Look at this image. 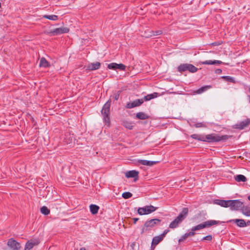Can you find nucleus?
<instances>
[{
	"mask_svg": "<svg viewBox=\"0 0 250 250\" xmlns=\"http://www.w3.org/2000/svg\"><path fill=\"white\" fill-rule=\"evenodd\" d=\"M250 123V120L249 119H247L245 120L242 121L240 122L237 123L235 124L233 126L234 128L239 129H243L245 127L248 126L249 124Z\"/></svg>",
	"mask_w": 250,
	"mask_h": 250,
	"instance_id": "9",
	"label": "nucleus"
},
{
	"mask_svg": "<svg viewBox=\"0 0 250 250\" xmlns=\"http://www.w3.org/2000/svg\"><path fill=\"white\" fill-rule=\"evenodd\" d=\"M204 141L203 142H206L208 143L212 142H218L221 141L226 140L229 138V136L226 135L218 136L214 133L208 134L207 135H203Z\"/></svg>",
	"mask_w": 250,
	"mask_h": 250,
	"instance_id": "2",
	"label": "nucleus"
},
{
	"mask_svg": "<svg viewBox=\"0 0 250 250\" xmlns=\"http://www.w3.org/2000/svg\"><path fill=\"white\" fill-rule=\"evenodd\" d=\"M249 92H250V86H249Z\"/></svg>",
	"mask_w": 250,
	"mask_h": 250,
	"instance_id": "51",
	"label": "nucleus"
},
{
	"mask_svg": "<svg viewBox=\"0 0 250 250\" xmlns=\"http://www.w3.org/2000/svg\"><path fill=\"white\" fill-rule=\"evenodd\" d=\"M80 250H86L85 248L84 247L81 248Z\"/></svg>",
	"mask_w": 250,
	"mask_h": 250,
	"instance_id": "48",
	"label": "nucleus"
},
{
	"mask_svg": "<svg viewBox=\"0 0 250 250\" xmlns=\"http://www.w3.org/2000/svg\"><path fill=\"white\" fill-rule=\"evenodd\" d=\"M151 94L153 95V97H154V99L155 98H157L159 96V93L157 92H153V93H151Z\"/></svg>",
	"mask_w": 250,
	"mask_h": 250,
	"instance_id": "44",
	"label": "nucleus"
},
{
	"mask_svg": "<svg viewBox=\"0 0 250 250\" xmlns=\"http://www.w3.org/2000/svg\"><path fill=\"white\" fill-rule=\"evenodd\" d=\"M222 223V222L220 221L209 220L207 221L204 222L203 223L198 224L194 227H193L191 228V230H199L206 228H209L213 225L221 224Z\"/></svg>",
	"mask_w": 250,
	"mask_h": 250,
	"instance_id": "3",
	"label": "nucleus"
},
{
	"mask_svg": "<svg viewBox=\"0 0 250 250\" xmlns=\"http://www.w3.org/2000/svg\"><path fill=\"white\" fill-rule=\"evenodd\" d=\"M139 172L136 170H132L125 172V176L127 178H136L138 177Z\"/></svg>",
	"mask_w": 250,
	"mask_h": 250,
	"instance_id": "20",
	"label": "nucleus"
},
{
	"mask_svg": "<svg viewBox=\"0 0 250 250\" xmlns=\"http://www.w3.org/2000/svg\"><path fill=\"white\" fill-rule=\"evenodd\" d=\"M69 32V29L65 27H61L59 28H57L52 32V33L54 35H60L62 33H66Z\"/></svg>",
	"mask_w": 250,
	"mask_h": 250,
	"instance_id": "15",
	"label": "nucleus"
},
{
	"mask_svg": "<svg viewBox=\"0 0 250 250\" xmlns=\"http://www.w3.org/2000/svg\"><path fill=\"white\" fill-rule=\"evenodd\" d=\"M132 194L130 192H125L122 194V197L125 199H128L132 196Z\"/></svg>",
	"mask_w": 250,
	"mask_h": 250,
	"instance_id": "35",
	"label": "nucleus"
},
{
	"mask_svg": "<svg viewBox=\"0 0 250 250\" xmlns=\"http://www.w3.org/2000/svg\"><path fill=\"white\" fill-rule=\"evenodd\" d=\"M212 239V236L211 235H208L205 237H204L201 241H203V240H208V241H210Z\"/></svg>",
	"mask_w": 250,
	"mask_h": 250,
	"instance_id": "37",
	"label": "nucleus"
},
{
	"mask_svg": "<svg viewBox=\"0 0 250 250\" xmlns=\"http://www.w3.org/2000/svg\"><path fill=\"white\" fill-rule=\"evenodd\" d=\"M248 199L250 201V195L248 196Z\"/></svg>",
	"mask_w": 250,
	"mask_h": 250,
	"instance_id": "50",
	"label": "nucleus"
},
{
	"mask_svg": "<svg viewBox=\"0 0 250 250\" xmlns=\"http://www.w3.org/2000/svg\"><path fill=\"white\" fill-rule=\"evenodd\" d=\"M242 213L248 217L250 216V208L248 207H246L243 208L242 209Z\"/></svg>",
	"mask_w": 250,
	"mask_h": 250,
	"instance_id": "30",
	"label": "nucleus"
},
{
	"mask_svg": "<svg viewBox=\"0 0 250 250\" xmlns=\"http://www.w3.org/2000/svg\"><path fill=\"white\" fill-rule=\"evenodd\" d=\"M168 232H169V230L168 229H165L163 233L162 234H161L160 235L161 236H162V237L164 238V237L165 236V235L167 234Z\"/></svg>",
	"mask_w": 250,
	"mask_h": 250,
	"instance_id": "41",
	"label": "nucleus"
},
{
	"mask_svg": "<svg viewBox=\"0 0 250 250\" xmlns=\"http://www.w3.org/2000/svg\"><path fill=\"white\" fill-rule=\"evenodd\" d=\"M177 70L179 72L188 70L190 72L195 73L197 71V68L191 64L183 63L178 66Z\"/></svg>",
	"mask_w": 250,
	"mask_h": 250,
	"instance_id": "6",
	"label": "nucleus"
},
{
	"mask_svg": "<svg viewBox=\"0 0 250 250\" xmlns=\"http://www.w3.org/2000/svg\"><path fill=\"white\" fill-rule=\"evenodd\" d=\"M120 93L121 91H118L116 93L114 94V95H113V98L115 101H117L119 99Z\"/></svg>",
	"mask_w": 250,
	"mask_h": 250,
	"instance_id": "38",
	"label": "nucleus"
},
{
	"mask_svg": "<svg viewBox=\"0 0 250 250\" xmlns=\"http://www.w3.org/2000/svg\"><path fill=\"white\" fill-rule=\"evenodd\" d=\"M195 231H193V230H191V231L187 233V234H188V236H193L195 234V232H194Z\"/></svg>",
	"mask_w": 250,
	"mask_h": 250,
	"instance_id": "43",
	"label": "nucleus"
},
{
	"mask_svg": "<svg viewBox=\"0 0 250 250\" xmlns=\"http://www.w3.org/2000/svg\"><path fill=\"white\" fill-rule=\"evenodd\" d=\"M73 140V138H72V137H71V138L70 142H67V143H68V144H70V143H72Z\"/></svg>",
	"mask_w": 250,
	"mask_h": 250,
	"instance_id": "47",
	"label": "nucleus"
},
{
	"mask_svg": "<svg viewBox=\"0 0 250 250\" xmlns=\"http://www.w3.org/2000/svg\"><path fill=\"white\" fill-rule=\"evenodd\" d=\"M43 17L46 19L52 21H56L58 20V16L55 15H44Z\"/></svg>",
	"mask_w": 250,
	"mask_h": 250,
	"instance_id": "34",
	"label": "nucleus"
},
{
	"mask_svg": "<svg viewBox=\"0 0 250 250\" xmlns=\"http://www.w3.org/2000/svg\"><path fill=\"white\" fill-rule=\"evenodd\" d=\"M228 222H233L236 223V225L240 228H244L246 227V223L244 219H235L230 220Z\"/></svg>",
	"mask_w": 250,
	"mask_h": 250,
	"instance_id": "16",
	"label": "nucleus"
},
{
	"mask_svg": "<svg viewBox=\"0 0 250 250\" xmlns=\"http://www.w3.org/2000/svg\"><path fill=\"white\" fill-rule=\"evenodd\" d=\"M100 66L101 63L99 62H96L88 64L86 69L88 70H96L98 69Z\"/></svg>",
	"mask_w": 250,
	"mask_h": 250,
	"instance_id": "18",
	"label": "nucleus"
},
{
	"mask_svg": "<svg viewBox=\"0 0 250 250\" xmlns=\"http://www.w3.org/2000/svg\"><path fill=\"white\" fill-rule=\"evenodd\" d=\"M138 220H139V218H133L134 223L135 224Z\"/></svg>",
	"mask_w": 250,
	"mask_h": 250,
	"instance_id": "45",
	"label": "nucleus"
},
{
	"mask_svg": "<svg viewBox=\"0 0 250 250\" xmlns=\"http://www.w3.org/2000/svg\"><path fill=\"white\" fill-rule=\"evenodd\" d=\"M90 211L92 214H96L98 213L99 209V206L96 205L91 204L90 207Z\"/></svg>",
	"mask_w": 250,
	"mask_h": 250,
	"instance_id": "25",
	"label": "nucleus"
},
{
	"mask_svg": "<svg viewBox=\"0 0 250 250\" xmlns=\"http://www.w3.org/2000/svg\"><path fill=\"white\" fill-rule=\"evenodd\" d=\"M234 179L236 181L238 182H245L247 181V180L246 176H245L244 175H242V174H239V175H236V176H235Z\"/></svg>",
	"mask_w": 250,
	"mask_h": 250,
	"instance_id": "26",
	"label": "nucleus"
},
{
	"mask_svg": "<svg viewBox=\"0 0 250 250\" xmlns=\"http://www.w3.org/2000/svg\"><path fill=\"white\" fill-rule=\"evenodd\" d=\"M153 99H154V97H153V95L151 94H148L144 97V99L146 101H148Z\"/></svg>",
	"mask_w": 250,
	"mask_h": 250,
	"instance_id": "36",
	"label": "nucleus"
},
{
	"mask_svg": "<svg viewBox=\"0 0 250 250\" xmlns=\"http://www.w3.org/2000/svg\"><path fill=\"white\" fill-rule=\"evenodd\" d=\"M39 66L46 68L50 66V64L44 58L42 57L40 60Z\"/></svg>",
	"mask_w": 250,
	"mask_h": 250,
	"instance_id": "24",
	"label": "nucleus"
},
{
	"mask_svg": "<svg viewBox=\"0 0 250 250\" xmlns=\"http://www.w3.org/2000/svg\"><path fill=\"white\" fill-rule=\"evenodd\" d=\"M144 102V100L142 99H136L133 101L132 102L128 103L126 105V108L130 109L136 106H138L142 104Z\"/></svg>",
	"mask_w": 250,
	"mask_h": 250,
	"instance_id": "11",
	"label": "nucleus"
},
{
	"mask_svg": "<svg viewBox=\"0 0 250 250\" xmlns=\"http://www.w3.org/2000/svg\"><path fill=\"white\" fill-rule=\"evenodd\" d=\"M136 118L140 120L148 119L149 116L144 112H140L136 114Z\"/></svg>",
	"mask_w": 250,
	"mask_h": 250,
	"instance_id": "27",
	"label": "nucleus"
},
{
	"mask_svg": "<svg viewBox=\"0 0 250 250\" xmlns=\"http://www.w3.org/2000/svg\"><path fill=\"white\" fill-rule=\"evenodd\" d=\"M191 138L195 140L202 141H204L203 138V135L193 134L190 136Z\"/></svg>",
	"mask_w": 250,
	"mask_h": 250,
	"instance_id": "29",
	"label": "nucleus"
},
{
	"mask_svg": "<svg viewBox=\"0 0 250 250\" xmlns=\"http://www.w3.org/2000/svg\"><path fill=\"white\" fill-rule=\"evenodd\" d=\"M137 162L144 166H152L156 164L158 162L154 161H149L146 160L138 159Z\"/></svg>",
	"mask_w": 250,
	"mask_h": 250,
	"instance_id": "17",
	"label": "nucleus"
},
{
	"mask_svg": "<svg viewBox=\"0 0 250 250\" xmlns=\"http://www.w3.org/2000/svg\"><path fill=\"white\" fill-rule=\"evenodd\" d=\"M163 239V238L162 236H161L160 235L159 236H155L153 238L152 243H151V246H156L160 241H161Z\"/></svg>",
	"mask_w": 250,
	"mask_h": 250,
	"instance_id": "23",
	"label": "nucleus"
},
{
	"mask_svg": "<svg viewBox=\"0 0 250 250\" xmlns=\"http://www.w3.org/2000/svg\"><path fill=\"white\" fill-rule=\"evenodd\" d=\"M188 212V208H184L178 216L170 223L169 228L173 229L177 228L179 225L187 217Z\"/></svg>",
	"mask_w": 250,
	"mask_h": 250,
	"instance_id": "1",
	"label": "nucleus"
},
{
	"mask_svg": "<svg viewBox=\"0 0 250 250\" xmlns=\"http://www.w3.org/2000/svg\"><path fill=\"white\" fill-rule=\"evenodd\" d=\"M123 125L126 128L129 129H132L133 127V123L130 121L126 120L124 121L123 122Z\"/></svg>",
	"mask_w": 250,
	"mask_h": 250,
	"instance_id": "28",
	"label": "nucleus"
},
{
	"mask_svg": "<svg viewBox=\"0 0 250 250\" xmlns=\"http://www.w3.org/2000/svg\"><path fill=\"white\" fill-rule=\"evenodd\" d=\"M228 207L232 210H238L243 207V203L239 200H229Z\"/></svg>",
	"mask_w": 250,
	"mask_h": 250,
	"instance_id": "7",
	"label": "nucleus"
},
{
	"mask_svg": "<svg viewBox=\"0 0 250 250\" xmlns=\"http://www.w3.org/2000/svg\"><path fill=\"white\" fill-rule=\"evenodd\" d=\"M246 223V226H250V220H248Z\"/></svg>",
	"mask_w": 250,
	"mask_h": 250,
	"instance_id": "46",
	"label": "nucleus"
},
{
	"mask_svg": "<svg viewBox=\"0 0 250 250\" xmlns=\"http://www.w3.org/2000/svg\"><path fill=\"white\" fill-rule=\"evenodd\" d=\"M40 211L42 214L45 215H47L50 213V210L45 206L42 207L40 209Z\"/></svg>",
	"mask_w": 250,
	"mask_h": 250,
	"instance_id": "33",
	"label": "nucleus"
},
{
	"mask_svg": "<svg viewBox=\"0 0 250 250\" xmlns=\"http://www.w3.org/2000/svg\"><path fill=\"white\" fill-rule=\"evenodd\" d=\"M39 243L38 239H31L28 240L25 244L24 250H30L35 245Z\"/></svg>",
	"mask_w": 250,
	"mask_h": 250,
	"instance_id": "12",
	"label": "nucleus"
},
{
	"mask_svg": "<svg viewBox=\"0 0 250 250\" xmlns=\"http://www.w3.org/2000/svg\"><path fill=\"white\" fill-rule=\"evenodd\" d=\"M222 63V62L219 60H207L201 62L202 64L206 65H215L217 64H220Z\"/></svg>",
	"mask_w": 250,
	"mask_h": 250,
	"instance_id": "21",
	"label": "nucleus"
},
{
	"mask_svg": "<svg viewBox=\"0 0 250 250\" xmlns=\"http://www.w3.org/2000/svg\"><path fill=\"white\" fill-rule=\"evenodd\" d=\"M111 103V100H108L103 105L101 110V113L103 117V120L105 124L108 125H109L110 122L109 114Z\"/></svg>",
	"mask_w": 250,
	"mask_h": 250,
	"instance_id": "4",
	"label": "nucleus"
},
{
	"mask_svg": "<svg viewBox=\"0 0 250 250\" xmlns=\"http://www.w3.org/2000/svg\"><path fill=\"white\" fill-rule=\"evenodd\" d=\"M221 78L227 82H231L232 83H235V79L232 77L229 76H223Z\"/></svg>",
	"mask_w": 250,
	"mask_h": 250,
	"instance_id": "31",
	"label": "nucleus"
},
{
	"mask_svg": "<svg viewBox=\"0 0 250 250\" xmlns=\"http://www.w3.org/2000/svg\"><path fill=\"white\" fill-rule=\"evenodd\" d=\"M211 87H212V86L210 85H204L203 86L201 87L199 89H198L196 90V91L195 92V93L198 94H200L206 91L208 89L211 88Z\"/></svg>",
	"mask_w": 250,
	"mask_h": 250,
	"instance_id": "22",
	"label": "nucleus"
},
{
	"mask_svg": "<svg viewBox=\"0 0 250 250\" xmlns=\"http://www.w3.org/2000/svg\"><path fill=\"white\" fill-rule=\"evenodd\" d=\"M148 230H149V229L147 227H145V224L144 226L142 228L141 233L143 234Z\"/></svg>",
	"mask_w": 250,
	"mask_h": 250,
	"instance_id": "40",
	"label": "nucleus"
},
{
	"mask_svg": "<svg viewBox=\"0 0 250 250\" xmlns=\"http://www.w3.org/2000/svg\"><path fill=\"white\" fill-rule=\"evenodd\" d=\"M107 68L110 69L124 70L125 69V66L122 63L118 64L115 62H112L108 64Z\"/></svg>",
	"mask_w": 250,
	"mask_h": 250,
	"instance_id": "10",
	"label": "nucleus"
},
{
	"mask_svg": "<svg viewBox=\"0 0 250 250\" xmlns=\"http://www.w3.org/2000/svg\"><path fill=\"white\" fill-rule=\"evenodd\" d=\"M161 220L159 219H152L148 221H146L145 224V227H147L149 229L154 227L156 225L160 223Z\"/></svg>",
	"mask_w": 250,
	"mask_h": 250,
	"instance_id": "13",
	"label": "nucleus"
},
{
	"mask_svg": "<svg viewBox=\"0 0 250 250\" xmlns=\"http://www.w3.org/2000/svg\"><path fill=\"white\" fill-rule=\"evenodd\" d=\"M7 245L10 250H20L21 249L20 243L18 242L13 238L8 240Z\"/></svg>",
	"mask_w": 250,
	"mask_h": 250,
	"instance_id": "8",
	"label": "nucleus"
},
{
	"mask_svg": "<svg viewBox=\"0 0 250 250\" xmlns=\"http://www.w3.org/2000/svg\"><path fill=\"white\" fill-rule=\"evenodd\" d=\"M222 69H220V68H218V69H216L215 71V73L217 74H221L222 73Z\"/></svg>",
	"mask_w": 250,
	"mask_h": 250,
	"instance_id": "42",
	"label": "nucleus"
},
{
	"mask_svg": "<svg viewBox=\"0 0 250 250\" xmlns=\"http://www.w3.org/2000/svg\"><path fill=\"white\" fill-rule=\"evenodd\" d=\"M188 237V234L187 233H185L184 235H183L179 239V242H181V241L184 240Z\"/></svg>",
	"mask_w": 250,
	"mask_h": 250,
	"instance_id": "39",
	"label": "nucleus"
},
{
	"mask_svg": "<svg viewBox=\"0 0 250 250\" xmlns=\"http://www.w3.org/2000/svg\"><path fill=\"white\" fill-rule=\"evenodd\" d=\"M162 34V31L159 30L156 31H151L150 34L147 37H154L160 35Z\"/></svg>",
	"mask_w": 250,
	"mask_h": 250,
	"instance_id": "32",
	"label": "nucleus"
},
{
	"mask_svg": "<svg viewBox=\"0 0 250 250\" xmlns=\"http://www.w3.org/2000/svg\"><path fill=\"white\" fill-rule=\"evenodd\" d=\"M248 97L249 98V103H250V96H248Z\"/></svg>",
	"mask_w": 250,
	"mask_h": 250,
	"instance_id": "49",
	"label": "nucleus"
},
{
	"mask_svg": "<svg viewBox=\"0 0 250 250\" xmlns=\"http://www.w3.org/2000/svg\"><path fill=\"white\" fill-rule=\"evenodd\" d=\"M189 125L191 127H195L196 128L199 127H207V124L205 122H196L194 120H190V122H188Z\"/></svg>",
	"mask_w": 250,
	"mask_h": 250,
	"instance_id": "14",
	"label": "nucleus"
},
{
	"mask_svg": "<svg viewBox=\"0 0 250 250\" xmlns=\"http://www.w3.org/2000/svg\"><path fill=\"white\" fill-rule=\"evenodd\" d=\"M156 209V207H155L152 205L145 206L143 207L138 208V213L140 215H147L155 211Z\"/></svg>",
	"mask_w": 250,
	"mask_h": 250,
	"instance_id": "5",
	"label": "nucleus"
},
{
	"mask_svg": "<svg viewBox=\"0 0 250 250\" xmlns=\"http://www.w3.org/2000/svg\"><path fill=\"white\" fill-rule=\"evenodd\" d=\"M228 202L229 200H224L220 199H216L214 200V204L220 206L221 207L224 208L228 207Z\"/></svg>",
	"mask_w": 250,
	"mask_h": 250,
	"instance_id": "19",
	"label": "nucleus"
}]
</instances>
